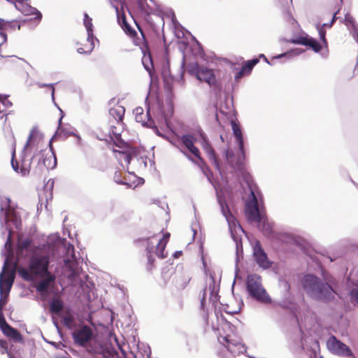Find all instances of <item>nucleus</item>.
<instances>
[{
	"mask_svg": "<svg viewBox=\"0 0 358 358\" xmlns=\"http://www.w3.org/2000/svg\"><path fill=\"white\" fill-rule=\"evenodd\" d=\"M323 282L319 278L313 275H306L301 280V285L306 292L323 302H330L335 299L337 294L334 286L336 285L333 278H324Z\"/></svg>",
	"mask_w": 358,
	"mask_h": 358,
	"instance_id": "f257e3e1",
	"label": "nucleus"
},
{
	"mask_svg": "<svg viewBox=\"0 0 358 358\" xmlns=\"http://www.w3.org/2000/svg\"><path fill=\"white\" fill-rule=\"evenodd\" d=\"M49 264V255L36 254L30 257L27 267L18 269V273L24 280L34 281L38 278H43L50 273L48 271Z\"/></svg>",
	"mask_w": 358,
	"mask_h": 358,
	"instance_id": "f03ea898",
	"label": "nucleus"
},
{
	"mask_svg": "<svg viewBox=\"0 0 358 358\" xmlns=\"http://www.w3.org/2000/svg\"><path fill=\"white\" fill-rule=\"evenodd\" d=\"M170 238V234L166 232L160 239L156 236L149 238L147 241V257L149 264V269L153 266L155 259L153 254H155L159 258L164 259L167 257L165 252V248Z\"/></svg>",
	"mask_w": 358,
	"mask_h": 358,
	"instance_id": "7ed1b4c3",
	"label": "nucleus"
},
{
	"mask_svg": "<svg viewBox=\"0 0 358 358\" xmlns=\"http://www.w3.org/2000/svg\"><path fill=\"white\" fill-rule=\"evenodd\" d=\"M186 70L189 75L194 76L200 82L206 83L211 87H218V82L213 69L200 66L194 62L187 64Z\"/></svg>",
	"mask_w": 358,
	"mask_h": 358,
	"instance_id": "20e7f679",
	"label": "nucleus"
},
{
	"mask_svg": "<svg viewBox=\"0 0 358 358\" xmlns=\"http://www.w3.org/2000/svg\"><path fill=\"white\" fill-rule=\"evenodd\" d=\"M8 140L12 148L11 164L13 169L23 176L29 174L31 169L32 159H35L29 154L22 153L19 161L15 159L16 141L13 132H10Z\"/></svg>",
	"mask_w": 358,
	"mask_h": 358,
	"instance_id": "39448f33",
	"label": "nucleus"
},
{
	"mask_svg": "<svg viewBox=\"0 0 358 358\" xmlns=\"http://www.w3.org/2000/svg\"><path fill=\"white\" fill-rule=\"evenodd\" d=\"M247 289L250 296L257 301L264 303H270L271 302L270 296L262 287L259 275L255 274L248 277Z\"/></svg>",
	"mask_w": 358,
	"mask_h": 358,
	"instance_id": "423d86ee",
	"label": "nucleus"
},
{
	"mask_svg": "<svg viewBox=\"0 0 358 358\" xmlns=\"http://www.w3.org/2000/svg\"><path fill=\"white\" fill-rule=\"evenodd\" d=\"M15 264L10 262L9 257H6L2 271L0 273V294H8L15 276Z\"/></svg>",
	"mask_w": 358,
	"mask_h": 358,
	"instance_id": "0eeeda50",
	"label": "nucleus"
},
{
	"mask_svg": "<svg viewBox=\"0 0 358 358\" xmlns=\"http://www.w3.org/2000/svg\"><path fill=\"white\" fill-rule=\"evenodd\" d=\"M218 341L229 352L234 355H238L246 350L245 346L241 342V338L234 333L227 335L220 334Z\"/></svg>",
	"mask_w": 358,
	"mask_h": 358,
	"instance_id": "6e6552de",
	"label": "nucleus"
},
{
	"mask_svg": "<svg viewBox=\"0 0 358 358\" xmlns=\"http://www.w3.org/2000/svg\"><path fill=\"white\" fill-rule=\"evenodd\" d=\"M250 195L252 199L245 203V215L250 222H255L257 224V227H260L262 215L259 213L258 201L252 189H250Z\"/></svg>",
	"mask_w": 358,
	"mask_h": 358,
	"instance_id": "1a4fd4ad",
	"label": "nucleus"
},
{
	"mask_svg": "<svg viewBox=\"0 0 358 358\" xmlns=\"http://www.w3.org/2000/svg\"><path fill=\"white\" fill-rule=\"evenodd\" d=\"M34 157L38 161V166L39 169L42 166L47 169H53L57 165V158L51 149L41 150L35 154Z\"/></svg>",
	"mask_w": 358,
	"mask_h": 358,
	"instance_id": "9d476101",
	"label": "nucleus"
},
{
	"mask_svg": "<svg viewBox=\"0 0 358 358\" xmlns=\"http://www.w3.org/2000/svg\"><path fill=\"white\" fill-rule=\"evenodd\" d=\"M24 24L20 20H6L0 18V36L2 38V43H6L8 40V34H12L20 30Z\"/></svg>",
	"mask_w": 358,
	"mask_h": 358,
	"instance_id": "9b49d317",
	"label": "nucleus"
},
{
	"mask_svg": "<svg viewBox=\"0 0 358 358\" xmlns=\"http://www.w3.org/2000/svg\"><path fill=\"white\" fill-rule=\"evenodd\" d=\"M67 254L71 255V258L64 259L65 265L71 272L68 276L69 279L73 280L75 277L80 274V268L78 266L76 257L74 253V247L72 245H69L67 248Z\"/></svg>",
	"mask_w": 358,
	"mask_h": 358,
	"instance_id": "f8f14e48",
	"label": "nucleus"
},
{
	"mask_svg": "<svg viewBox=\"0 0 358 358\" xmlns=\"http://www.w3.org/2000/svg\"><path fill=\"white\" fill-rule=\"evenodd\" d=\"M122 29L124 30V31L128 36L133 39V41L135 43V45L139 46L141 49L148 50V41L146 40L143 31L142 30L139 25H138V29L141 33V37L138 36L137 32L129 24V23L127 24H124V26L122 27Z\"/></svg>",
	"mask_w": 358,
	"mask_h": 358,
	"instance_id": "ddd939ff",
	"label": "nucleus"
},
{
	"mask_svg": "<svg viewBox=\"0 0 358 358\" xmlns=\"http://www.w3.org/2000/svg\"><path fill=\"white\" fill-rule=\"evenodd\" d=\"M92 329L84 325L76 329L73 334V337L76 343L85 346L92 338Z\"/></svg>",
	"mask_w": 358,
	"mask_h": 358,
	"instance_id": "4468645a",
	"label": "nucleus"
},
{
	"mask_svg": "<svg viewBox=\"0 0 358 358\" xmlns=\"http://www.w3.org/2000/svg\"><path fill=\"white\" fill-rule=\"evenodd\" d=\"M180 142L182 145L192 154L196 158L202 161L199 150L194 145L196 138L191 134H184L180 137Z\"/></svg>",
	"mask_w": 358,
	"mask_h": 358,
	"instance_id": "2eb2a0df",
	"label": "nucleus"
},
{
	"mask_svg": "<svg viewBox=\"0 0 358 358\" xmlns=\"http://www.w3.org/2000/svg\"><path fill=\"white\" fill-rule=\"evenodd\" d=\"M253 256L256 263L264 268L271 266V262L268 260L266 253L262 249L260 243L257 241L254 247Z\"/></svg>",
	"mask_w": 358,
	"mask_h": 358,
	"instance_id": "dca6fc26",
	"label": "nucleus"
},
{
	"mask_svg": "<svg viewBox=\"0 0 358 358\" xmlns=\"http://www.w3.org/2000/svg\"><path fill=\"white\" fill-rule=\"evenodd\" d=\"M291 42L294 44L308 46L315 52H320L322 48V45L318 41L313 38L309 37L307 34L306 36H299L293 38Z\"/></svg>",
	"mask_w": 358,
	"mask_h": 358,
	"instance_id": "f3484780",
	"label": "nucleus"
},
{
	"mask_svg": "<svg viewBox=\"0 0 358 358\" xmlns=\"http://www.w3.org/2000/svg\"><path fill=\"white\" fill-rule=\"evenodd\" d=\"M189 281L190 278L188 275L182 273L176 274L173 279V291L178 292L185 289Z\"/></svg>",
	"mask_w": 358,
	"mask_h": 358,
	"instance_id": "a211bd4d",
	"label": "nucleus"
},
{
	"mask_svg": "<svg viewBox=\"0 0 358 358\" xmlns=\"http://www.w3.org/2000/svg\"><path fill=\"white\" fill-rule=\"evenodd\" d=\"M328 345L331 350L336 351L338 354L343 355H350L351 354L350 348L345 344L338 341L335 336H332L328 341Z\"/></svg>",
	"mask_w": 358,
	"mask_h": 358,
	"instance_id": "6ab92c4d",
	"label": "nucleus"
},
{
	"mask_svg": "<svg viewBox=\"0 0 358 358\" xmlns=\"http://www.w3.org/2000/svg\"><path fill=\"white\" fill-rule=\"evenodd\" d=\"M220 205L221 207L222 213L224 215V216L226 217L229 225L230 228L234 227V229L236 227H241V226L238 224V221L234 217V215L230 212V210L227 204V203L224 201H219Z\"/></svg>",
	"mask_w": 358,
	"mask_h": 358,
	"instance_id": "aec40b11",
	"label": "nucleus"
},
{
	"mask_svg": "<svg viewBox=\"0 0 358 358\" xmlns=\"http://www.w3.org/2000/svg\"><path fill=\"white\" fill-rule=\"evenodd\" d=\"M134 113L135 115L136 122H141L143 126L148 127V122L150 121H153V119H152L150 116L149 109L146 113H144V110L142 107H136L134 110Z\"/></svg>",
	"mask_w": 358,
	"mask_h": 358,
	"instance_id": "412c9836",
	"label": "nucleus"
},
{
	"mask_svg": "<svg viewBox=\"0 0 358 358\" xmlns=\"http://www.w3.org/2000/svg\"><path fill=\"white\" fill-rule=\"evenodd\" d=\"M55 279V275L54 274H52L51 273H49V274H47V275L43 278L42 280L36 283L35 287L38 292L41 294L46 293L50 286V284L54 282Z\"/></svg>",
	"mask_w": 358,
	"mask_h": 358,
	"instance_id": "4be33fe9",
	"label": "nucleus"
},
{
	"mask_svg": "<svg viewBox=\"0 0 358 358\" xmlns=\"http://www.w3.org/2000/svg\"><path fill=\"white\" fill-rule=\"evenodd\" d=\"M119 349L121 350L122 357L118 352L114 350H107L104 352L105 358H135V355L132 352H126L122 347L117 343Z\"/></svg>",
	"mask_w": 358,
	"mask_h": 358,
	"instance_id": "5701e85b",
	"label": "nucleus"
},
{
	"mask_svg": "<svg viewBox=\"0 0 358 358\" xmlns=\"http://www.w3.org/2000/svg\"><path fill=\"white\" fill-rule=\"evenodd\" d=\"M203 149L204 150L205 152L207 154V156L210 161L212 162V163L215 165V166L217 169H219V162L217 158L216 153L213 148V147L210 145L209 142L206 139H203Z\"/></svg>",
	"mask_w": 358,
	"mask_h": 358,
	"instance_id": "b1692460",
	"label": "nucleus"
},
{
	"mask_svg": "<svg viewBox=\"0 0 358 358\" xmlns=\"http://www.w3.org/2000/svg\"><path fill=\"white\" fill-rule=\"evenodd\" d=\"M143 52V57L142 58V63L146 69V71L149 73L150 76L152 77V73L154 72V65L152 59L151 53L149 50V47L148 46V50L141 49Z\"/></svg>",
	"mask_w": 358,
	"mask_h": 358,
	"instance_id": "393cba45",
	"label": "nucleus"
},
{
	"mask_svg": "<svg viewBox=\"0 0 358 358\" xmlns=\"http://www.w3.org/2000/svg\"><path fill=\"white\" fill-rule=\"evenodd\" d=\"M125 109L122 106H115L109 110V116L113 119L117 124L122 122Z\"/></svg>",
	"mask_w": 358,
	"mask_h": 358,
	"instance_id": "a878e982",
	"label": "nucleus"
},
{
	"mask_svg": "<svg viewBox=\"0 0 358 358\" xmlns=\"http://www.w3.org/2000/svg\"><path fill=\"white\" fill-rule=\"evenodd\" d=\"M1 331L5 336L12 338L14 341L23 342V337L20 331L12 327L10 324L6 326Z\"/></svg>",
	"mask_w": 358,
	"mask_h": 358,
	"instance_id": "bb28decb",
	"label": "nucleus"
},
{
	"mask_svg": "<svg viewBox=\"0 0 358 358\" xmlns=\"http://www.w3.org/2000/svg\"><path fill=\"white\" fill-rule=\"evenodd\" d=\"M150 3H152V0H137L138 8L141 15L148 16L152 13L154 8Z\"/></svg>",
	"mask_w": 358,
	"mask_h": 358,
	"instance_id": "cd10ccee",
	"label": "nucleus"
},
{
	"mask_svg": "<svg viewBox=\"0 0 358 358\" xmlns=\"http://www.w3.org/2000/svg\"><path fill=\"white\" fill-rule=\"evenodd\" d=\"M5 221L6 222L13 220L16 217V211L11 206V200L10 198H5Z\"/></svg>",
	"mask_w": 358,
	"mask_h": 358,
	"instance_id": "c85d7f7f",
	"label": "nucleus"
},
{
	"mask_svg": "<svg viewBox=\"0 0 358 358\" xmlns=\"http://www.w3.org/2000/svg\"><path fill=\"white\" fill-rule=\"evenodd\" d=\"M231 127L234 134L236 138L240 150L243 152V138L240 125L235 121L231 122Z\"/></svg>",
	"mask_w": 358,
	"mask_h": 358,
	"instance_id": "c756f323",
	"label": "nucleus"
},
{
	"mask_svg": "<svg viewBox=\"0 0 358 358\" xmlns=\"http://www.w3.org/2000/svg\"><path fill=\"white\" fill-rule=\"evenodd\" d=\"M93 38H94V37H89L87 36L85 43L82 44L81 47L78 48V49H77L78 52L80 54L90 53L94 48Z\"/></svg>",
	"mask_w": 358,
	"mask_h": 358,
	"instance_id": "7c9ffc66",
	"label": "nucleus"
},
{
	"mask_svg": "<svg viewBox=\"0 0 358 358\" xmlns=\"http://www.w3.org/2000/svg\"><path fill=\"white\" fill-rule=\"evenodd\" d=\"M32 241L30 238H26L19 242L17 248V254L18 256H23L24 252H28L31 247Z\"/></svg>",
	"mask_w": 358,
	"mask_h": 358,
	"instance_id": "2f4dec72",
	"label": "nucleus"
},
{
	"mask_svg": "<svg viewBox=\"0 0 358 358\" xmlns=\"http://www.w3.org/2000/svg\"><path fill=\"white\" fill-rule=\"evenodd\" d=\"M344 24L348 27H351V29H350V34L352 36V33H355L357 31V30L358 29V26L357 24H356V22H355V18L353 17V16L349 13H347L345 15V18H344Z\"/></svg>",
	"mask_w": 358,
	"mask_h": 358,
	"instance_id": "473e14b6",
	"label": "nucleus"
},
{
	"mask_svg": "<svg viewBox=\"0 0 358 358\" xmlns=\"http://www.w3.org/2000/svg\"><path fill=\"white\" fill-rule=\"evenodd\" d=\"M12 105V102L8 99V96L0 94V113L6 112Z\"/></svg>",
	"mask_w": 358,
	"mask_h": 358,
	"instance_id": "72a5a7b5",
	"label": "nucleus"
},
{
	"mask_svg": "<svg viewBox=\"0 0 358 358\" xmlns=\"http://www.w3.org/2000/svg\"><path fill=\"white\" fill-rule=\"evenodd\" d=\"M110 140L113 141L115 146L124 149L127 148V144L121 139V134L120 132H114V137L110 135Z\"/></svg>",
	"mask_w": 358,
	"mask_h": 358,
	"instance_id": "f704fd0d",
	"label": "nucleus"
},
{
	"mask_svg": "<svg viewBox=\"0 0 358 358\" xmlns=\"http://www.w3.org/2000/svg\"><path fill=\"white\" fill-rule=\"evenodd\" d=\"M50 311L52 313L58 314L63 309V303L60 299H53L50 305Z\"/></svg>",
	"mask_w": 358,
	"mask_h": 358,
	"instance_id": "c9c22d12",
	"label": "nucleus"
},
{
	"mask_svg": "<svg viewBox=\"0 0 358 358\" xmlns=\"http://www.w3.org/2000/svg\"><path fill=\"white\" fill-rule=\"evenodd\" d=\"M84 24L87 31V36L94 37L92 19L87 13L84 15Z\"/></svg>",
	"mask_w": 358,
	"mask_h": 358,
	"instance_id": "e433bc0d",
	"label": "nucleus"
},
{
	"mask_svg": "<svg viewBox=\"0 0 358 358\" xmlns=\"http://www.w3.org/2000/svg\"><path fill=\"white\" fill-rule=\"evenodd\" d=\"M259 62V58H255L251 60H248L246 62L245 64L242 66V69L245 72L246 75H248L251 73L253 67L257 64Z\"/></svg>",
	"mask_w": 358,
	"mask_h": 358,
	"instance_id": "4c0bfd02",
	"label": "nucleus"
},
{
	"mask_svg": "<svg viewBox=\"0 0 358 358\" xmlns=\"http://www.w3.org/2000/svg\"><path fill=\"white\" fill-rule=\"evenodd\" d=\"M265 235H270L272 232L271 226L262 216L260 227H258Z\"/></svg>",
	"mask_w": 358,
	"mask_h": 358,
	"instance_id": "58836bf2",
	"label": "nucleus"
},
{
	"mask_svg": "<svg viewBox=\"0 0 358 358\" xmlns=\"http://www.w3.org/2000/svg\"><path fill=\"white\" fill-rule=\"evenodd\" d=\"M8 343L6 341L0 339V352L3 355L7 353L10 358H13V356L11 355L10 352L8 351Z\"/></svg>",
	"mask_w": 358,
	"mask_h": 358,
	"instance_id": "ea45409f",
	"label": "nucleus"
},
{
	"mask_svg": "<svg viewBox=\"0 0 358 358\" xmlns=\"http://www.w3.org/2000/svg\"><path fill=\"white\" fill-rule=\"evenodd\" d=\"M113 151L114 152L118 153L120 155V157L121 158H123L125 162H127V164L130 163V161L131 159V156L128 151H127V150L118 151L115 149H113Z\"/></svg>",
	"mask_w": 358,
	"mask_h": 358,
	"instance_id": "a19ab883",
	"label": "nucleus"
},
{
	"mask_svg": "<svg viewBox=\"0 0 358 358\" xmlns=\"http://www.w3.org/2000/svg\"><path fill=\"white\" fill-rule=\"evenodd\" d=\"M319 35L321 41H322V43L324 45V46H327V41L326 38V31L323 27L318 28Z\"/></svg>",
	"mask_w": 358,
	"mask_h": 358,
	"instance_id": "79ce46f5",
	"label": "nucleus"
},
{
	"mask_svg": "<svg viewBox=\"0 0 358 358\" xmlns=\"http://www.w3.org/2000/svg\"><path fill=\"white\" fill-rule=\"evenodd\" d=\"M148 128H151L154 130L155 133L159 136H162V137H164L162 133L159 131V130L158 129L157 127L156 126L155 123V121H150L148 122Z\"/></svg>",
	"mask_w": 358,
	"mask_h": 358,
	"instance_id": "37998d69",
	"label": "nucleus"
},
{
	"mask_svg": "<svg viewBox=\"0 0 358 358\" xmlns=\"http://www.w3.org/2000/svg\"><path fill=\"white\" fill-rule=\"evenodd\" d=\"M8 324L6 322L3 311L2 308L0 306V327L1 330L6 327V326H8Z\"/></svg>",
	"mask_w": 358,
	"mask_h": 358,
	"instance_id": "c03bdc74",
	"label": "nucleus"
},
{
	"mask_svg": "<svg viewBox=\"0 0 358 358\" xmlns=\"http://www.w3.org/2000/svg\"><path fill=\"white\" fill-rule=\"evenodd\" d=\"M63 323L67 327H71L73 323V318L71 315L64 316L63 318Z\"/></svg>",
	"mask_w": 358,
	"mask_h": 358,
	"instance_id": "a18cd8bd",
	"label": "nucleus"
},
{
	"mask_svg": "<svg viewBox=\"0 0 358 358\" xmlns=\"http://www.w3.org/2000/svg\"><path fill=\"white\" fill-rule=\"evenodd\" d=\"M118 22H119V24H120L121 27H124V24H128V22H127V20H126V16L124 13H122L121 15V16H118Z\"/></svg>",
	"mask_w": 358,
	"mask_h": 358,
	"instance_id": "49530a36",
	"label": "nucleus"
},
{
	"mask_svg": "<svg viewBox=\"0 0 358 358\" xmlns=\"http://www.w3.org/2000/svg\"><path fill=\"white\" fill-rule=\"evenodd\" d=\"M206 296V289H204L203 291V295L201 299V308L203 310V312H206V310H205Z\"/></svg>",
	"mask_w": 358,
	"mask_h": 358,
	"instance_id": "de8ad7c7",
	"label": "nucleus"
},
{
	"mask_svg": "<svg viewBox=\"0 0 358 358\" xmlns=\"http://www.w3.org/2000/svg\"><path fill=\"white\" fill-rule=\"evenodd\" d=\"M350 294L352 297L355 300V301L358 303V288L352 289L351 290Z\"/></svg>",
	"mask_w": 358,
	"mask_h": 358,
	"instance_id": "09e8293b",
	"label": "nucleus"
},
{
	"mask_svg": "<svg viewBox=\"0 0 358 358\" xmlns=\"http://www.w3.org/2000/svg\"><path fill=\"white\" fill-rule=\"evenodd\" d=\"M244 75H246L245 72L243 71V69L241 68V70L239 71H238L236 73V74L235 75V79L236 80H239L240 78H241Z\"/></svg>",
	"mask_w": 358,
	"mask_h": 358,
	"instance_id": "8fccbe9b",
	"label": "nucleus"
},
{
	"mask_svg": "<svg viewBox=\"0 0 358 358\" xmlns=\"http://www.w3.org/2000/svg\"><path fill=\"white\" fill-rule=\"evenodd\" d=\"M340 10H341V7H339V8H338V10L334 13V15H333V17H332V20H331V22H330V24H329V27H331L333 25V24L336 22V19H337V18H336V15L338 13V12L340 11Z\"/></svg>",
	"mask_w": 358,
	"mask_h": 358,
	"instance_id": "3c124183",
	"label": "nucleus"
},
{
	"mask_svg": "<svg viewBox=\"0 0 358 358\" xmlns=\"http://www.w3.org/2000/svg\"><path fill=\"white\" fill-rule=\"evenodd\" d=\"M173 145H174L175 147L178 148H179V143L180 142V141H176V140H172V139H170L169 138H166Z\"/></svg>",
	"mask_w": 358,
	"mask_h": 358,
	"instance_id": "603ef678",
	"label": "nucleus"
},
{
	"mask_svg": "<svg viewBox=\"0 0 358 358\" xmlns=\"http://www.w3.org/2000/svg\"><path fill=\"white\" fill-rule=\"evenodd\" d=\"M110 128H111V131L109 133V137L110 138V135L114 137V132H117L115 129H116V127L114 125H111L110 126Z\"/></svg>",
	"mask_w": 358,
	"mask_h": 358,
	"instance_id": "864d4df0",
	"label": "nucleus"
},
{
	"mask_svg": "<svg viewBox=\"0 0 358 358\" xmlns=\"http://www.w3.org/2000/svg\"><path fill=\"white\" fill-rule=\"evenodd\" d=\"M7 303V301L6 299H3V297L1 296L0 298V306L2 308V309L3 308L4 306Z\"/></svg>",
	"mask_w": 358,
	"mask_h": 358,
	"instance_id": "5fc2aeb1",
	"label": "nucleus"
},
{
	"mask_svg": "<svg viewBox=\"0 0 358 358\" xmlns=\"http://www.w3.org/2000/svg\"><path fill=\"white\" fill-rule=\"evenodd\" d=\"M33 131H31L29 136L27 142L26 143V146H28V145L31 143V138H33Z\"/></svg>",
	"mask_w": 358,
	"mask_h": 358,
	"instance_id": "6e6d98bb",
	"label": "nucleus"
},
{
	"mask_svg": "<svg viewBox=\"0 0 358 358\" xmlns=\"http://www.w3.org/2000/svg\"><path fill=\"white\" fill-rule=\"evenodd\" d=\"M352 38L355 40H358V29L357 30V31L355 33H352Z\"/></svg>",
	"mask_w": 358,
	"mask_h": 358,
	"instance_id": "4d7b16f0",
	"label": "nucleus"
},
{
	"mask_svg": "<svg viewBox=\"0 0 358 358\" xmlns=\"http://www.w3.org/2000/svg\"><path fill=\"white\" fill-rule=\"evenodd\" d=\"M259 57H260V58L264 59L266 62H268V61L267 58L265 57V55H264L261 54V55H259Z\"/></svg>",
	"mask_w": 358,
	"mask_h": 358,
	"instance_id": "13d9d810",
	"label": "nucleus"
},
{
	"mask_svg": "<svg viewBox=\"0 0 358 358\" xmlns=\"http://www.w3.org/2000/svg\"><path fill=\"white\" fill-rule=\"evenodd\" d=\"M180 151H181V152H182L185 156H187L188 158H189V159H190V157H189V155L186 153V152H185V151H183V150H182V149H180Z\"/></svg>",
	"mask_w": 358,
	"mask_h": 358,
	"instance_id": "bf43d9fd",
	"label": "nucleus"
},
{
	"mask_svg": "<svg viewBox=\"0 0 358 358\" xmlns=\"http://www.w3.org/2000/svg\"><path fill=\"white\" fill-rule=\"evenodd\" d=\"M324 27H329V24L324 23V24H322V27L324 28Z\"/></svg>",
	"mask_w": 358,
	"mask_h": 358,
	"instance_id": "052dcab7",
	"label": "nucleus"
},
{
	"mask_svg": "<svg viewBox=\"0 0 358 358\" xmlns=\"http://www.w3.org/2000/svg\"><path fill=\"white\" fill-rule=\"evenodd\" d=\"M178 255H179L178 252H177L176 253V255H175L176 257H178Z\"/></svg>",
	"mask_w": 358,
	"mask_h": 358,
	"instance_id": "680f3d73",
	"label": "nucleus"
},
{
	"mask_svg": "<svg viewBox=\"0 0 358 358\" xmlns=\"http://www.w3.org/2000/svg\"><path fill=\"white\" fill-rule=\"evenodd\" d=\"M206 321H208V314L206 313Z\"/></svg>",
	"mask_w": 358,
	"mask_h": 358,
	"instance_id": "e2e57ef3",
	"label": "nucleus"
},
{
	"mask_svg": "<svg viewBox=\"0 0 358 358\" xmlns=\"http://www.w3.org/2000/svg\"><path fill=\"white\" fill-rule=\"evenodd\" d=\"M343 0H340V1H341V3H343Z\"/></svg>",
	"mask_w": 358,
	"mask_h": 358,
	"instance_id": "0e129e2a",
	"label": "nucleus"
}]
</instances>
